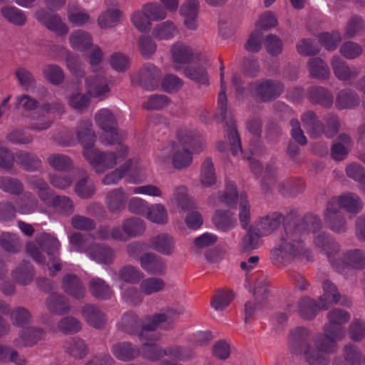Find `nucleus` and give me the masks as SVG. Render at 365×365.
Wrapping results in <instances>:
<instances>
[{
  "label": "nucleus",
  "mask_w": 365,
  "mask_h": 365,
  "mask_svg": "<svg viewBox=\"0 0 365 365\" xmlns=\"http://www.w3.org/2000/svg\"><path fill=\"white\" fill-rule=\"evenodd\" d=\"M284 222V231L281 233L279 241L271 252L274 264H289L294 260L305 259L312 261L313 256L310 250L306 247L304 237L310 231L315 232L321 227V220L313 215H306L304 217L297 218V212L292 211L286 215L274 212L259 222L258 230L262 235H269Z\"/></svg>",
  "instance_id": "obj_1"
},
{
  "label": "nucleus",
  "mask_w": 365,
  "mask_h": 365,
  "mask_svg": "<svg viewBox=\"0 0 365 365\" xmlns=\"http://www.w3.org/2000/svg\"><path fill=\"white\" fill-rule=\"evenodd\" d=\"M348 312L335 308L327 314L328 322L323 331L313 334L307 327H299L290 331L292 351L302 355L308 365H329L330 355L338 351L337 343L346 336L344 324L350 319Z\"/></svg>",
  "instance_id": "obj_2"
},
{
  "label": "nucleus",
  "mask_w": 365,
  "mask_h": 365,
  "mask_svg": "<svg viewBox=\"0 0 365 365\" xmlns=\"http://www.w3.org/2000/svg\"><path fill=\"white\" fill-rule=\"evenodd\" d=\"M185 309L183 306L176 305L166 307L159 313L148 317V322L144 324L138 315L128 311L124 313L117 327L121 331L140 339L144 338L145 331H154L158 328L163 331H173L175 329V321L184 314Z\"/></svg>",
  "instance_id": "obj_3"
},
{
  "label": "nucleus",
  "mask_w": 365,
  "mask_h": 365,
  "mask_svg": "<svg viewBox=\"0 0 365 365\" xmlns=\"http://www.w3.org/2000/svg\"><path fill=\"white\" fill-rule=\"evenodd\" d=\"M224 69L225 67L222 64L220 68L221 91L218 95L217 110L222 120L225 123V130L231 146V152L234 155H236L239 152L242 151L241 140L232 113L227 108V98L224 81Z\"/></svg>",
  "instance_id": "obj_4"
},
{
  "label": "nucleus",
  "mask_w": 365,
  "mask_h": 365,
  "mask_svg": "<svg viewBox=\"0 0 365 365\" xmlns=\"http://www.w3.org/2000/svg\"><path fill=\"white\" fill-rule=\"evenodd\" d=\"M118 155L113 152H101L97 149L83 150V155L97 173H102L117 164V158H124L127 155V146L118 143Z\"/></svg>",
  "instance_id": "obj_5"
},
{
  "label": "nucleus",
  "mask_w": 365,
  "mask_h": 365,
  "mask_svg": "<svg viewBox=\"0 0 365 365\" xmlns=\"http://www.w3.org/2000/svg\"><path fill=\"white\" fill-rule=\"evenodd\" d=\"M250 94L257 101L268 103L274 101L284 91V85L279 81L265 79L247 84Z\"/></svg>",
  "instance_id": "obj_6"
},
{
  "label": "nucleus",
  "mask_w": 365,
  "mask_h": 365,
  "mask_svg": "<svg viewBox=\"0 0 365 365\" xmlns=\"http://www.w3.org/2000/svg\"><path fill=\"white\" fill-rule=\"evenodd\" d=\"M96 124L105 132L101 136L102 142L112 145L118 142V137L116 120L114 115L108 109L99 110L95 115Z\"/></svg>",
  "instance_id": "obj_7"
},
{
  "label": "nucleus",
  "mask_w": 365,
  "mask_h": 365,
  "mask_svg": "<svg viewBox=\"0 0 365 365\" xmlns=\"http://www.w3.org/2000/svg\"><path fill=\"white\" fill-rule=\"evenodd\" d=\"M162 78L161 71L154 64L145 63L139 70L136 81L145 90L153 91L158 87Z\"/></svg>",
  "instance_id": "obj_8"
},
{
  "label": "nucleus",
  "mask_w": 365,
  "mask_h": 365,
  "mask_svg": "<svg viewBox=\"0 0 365 365\" xmlns=\"http://www.w3.org/2000/svg\"><path fill=\"white\" fill-rule=\"evenodd\" d=\"M35 17L46 29L58 36H65L68 33L67 25L58 14H50L45 9H40L36 11Z\"/></svg>",
  "instance_id": "obj_9"
},
{
  "label": "nucleus",
  "mask_w": 365,
  "mask_h": 365,
  "mask_svg": "<svg viewBox=\"0 0 365 365\" xmlns=\"http://www.w3.org/2000/svg\"><path fill=\"white\" fill-rule=\"evenodd\" d=\"M81 313L86 323L92 328L98 330L106 328L108 322L107 316L97 305L86 304L81 307Z\"/></svg>",
  "instance_id": "obj_10"
},
{
  "label": "nucleus",
  "mask_w": 365,
  "mask_h": 365,
  "mask_svg": "<svg viewBox=\"0 0 365 365\" xmlns=\"http://www.w3.org/2000/svg\"><path fill=\"white\" fill-rule=\"evenodd\" d=\"M46 331L37 327H28L21 329L19 337L13 341L17 347H31L43 340L46 337Z\"/></svg>",
  "instance_id": "obj_11"
},
{
  "label": "nucleus",
  "mask_w": 365,
  "mask_h": 365,
  "mask_svg": "<svg viewBox=\"0 0 365 365\" xmlns=\"http://www.w3.org/2000/svg\"><path fill=\"white\" fill-rule=\"evenodd\" d=\"M170 53L175 70H180L181 64L190 63L199 58V55L191 46L179 41L172 46Z\"/></svg>",
  "instance_id": "obj_12"
},
{
  "label": "nucleus",
  "mask_w": 365,
  "mask_h": 365,
  "mask_svg": "<svg viewBox=\"0 0 365 365\" xmlns=\"http://www.w3.org/2000/svg\"><path fill=\"white\" fill-rule=\"evenodd\" d=\"M186 145L193 147L192 142H189L184 138L180 139V144L172 143V163L175 168L180 170L189 166L192 161V153L185 148Z\"/></svg>",
  "instance_id": "obj_13"
},
{
  "label": "nucleus",
  "mask_w": 365,
  "mask_h": 365,
  "mask_svg": "<svg viewBox=\"0 0 365 365\" xmlns=\"http://www.w3.org/2000/svg\"><path fill=\"white\" fill-rule=\"evenodd\" d=\"M324 294L319 297L322 309H327V304H340L342 306L349 307L351 300L346 296L341 295L336 287L329 280L323 282Z\"/></svg>",
  "instance_id": "obj_14"
},
{
  "label": "nucleus",
  "mask_w": 365,
  "mask_h": 365,
  "mask_svg": "<svg viewBox=\"0 0 365 365\" xmlns=\"http://www.w3.org/2000/svg\"><path fill=\"white\" fill-rule=\"evenodd\" d=\"M340 262L336 268L341 273L345 274L348 267L363 269L365 268V251L361 249L349 250L343 254Z\"/></svg>",
  "instance_id": "obj_15"
},
{
  "label": "nucleus",
  "mask_w": 365,
  "mask_h": 365,
  "mask_svg": "<svg viewBox=\"0 0 365 365\" xmlns=\"http://www.w3.org/2000/svg\"><path fill=\"white\" fill-rule=\"evenodd\" d=\"M324 220L329 227L335 232L343 233L347 229L346 220L335 202H328Z\"/></svg>",
  "instance_id": "obj_16"
},
{
  "label": "nucleus",
  "mask_w": 365,
  "mask_h": 365,
  "mask_svg": "<svg viewBox=\"0 0 365 365\" xmlns=\"http://www.w3.org/2000/svg\"><path fill=\"white\" fill-rule=\"evenodd\" d=\"M76 135L78 143L84 148V150L93 149L96 135L90 119L83 118L78 121Z\"/></svg>",
  "instance_id": "obj_17"
},
{
  "label": "nucleus",
  "mask_w": 365,
  "mask_h": 365,
  "mask_svg": "<svg viewBox=\"0 0 365 365\" xmlns=\"http://www.w3.org/2000/svg\"><path fill=\"white\" fill-rule=\"evenodd\" d=\"M140 267L147 273L154 276H163L167 266L162 257L153 252H145L140 259Z\"/></svg>",
  "instance_id": "obj_18"
},
{
  "label": "nucleus",
  "mask_w": 365,
  "mask_h": 365,
  "mask_svg": "<svg viewBox=\"0 0 365 365\" xmlns=\"http://www.w3.org/2000/svg\"><path fill=\"white\" fill-rule=\"evenodd\" d=\"M321 227L315 232L314 237V244L315 247L321 250L329 257L337 254L340 250L339 243L326 232H319Z\"/></svg>",
  "instance_id": "obj_19"
},
{
  "label": "nucleus",
  "mask_w": 365,
  "mask_h": 365,
  "mask_svg": "<svg viewBox=\"0 0 365 365\" xmlns=\"http://www.w3.org/2000/svg\"><path fill=\"white\" fill-rule=\"evenodd\" d=\"M62 289L76 299H81L86 296V288L80 278L73 274H66L62 279Z\"/></svg>",
  "instance_id": "obj_20"
},
{
  "label": "nucleus",
  "mask_w": 365,
  "mask_h": 365,
  "mask_svg": "<svg viewBox=\"0 0 365 365\" xmlns=\"http://www.w3.org/2000/svg\"><path fill=\"white\" fill-rule=\"evenodd\" d=\"M304 128L312 138H319L324 135V123L320 121L312 110H307L301 116Z\"/></svg>",
  "instance_id": "obj_21"
},
{
  "label": "nucleus",
  "mask_w": 365,
  "mask_h": 365,
  "mask_svg": "<svg viewBox=\"0 0 365 365\" xmlns=\"http://www.w3.org/2000/svg\"><path fill=\"white\" fill-rule=\"evenodd\" d=\"M307 98L311 103L329 108L333 105L334 97L331 93L322 86H312L307 91Z\"/></svg>",
  "instance_id": "obj_22"
},
{
  "label": "nucleus",
  "mask_w": 365,
  "mask_h": 365,
  "mask_svg": "<svg viewBox=\"0 0 365 365\" xmlns=\"http://www.w3.org/2000/svg\"><path fill=\"white\" fill-rule=\"evenodd\" d=\"M361 102L359 94L351 88H344L338 92L335 99V106L339 110L353 109Z\"/></svg>",
  "instance_id": "obj_23"
},
{
  "label": "nucleus",
  "mask_w": 365,
  "mask_h": 365,
  "mask_svg": "<svg viewBox=\"0 0 365 365\" xmlns=\"http://www.w3.org/2000/svg\"><path fill=\"white\" fill-rule=\"evenodd\" d=\"M88 287L91 294L98 300H108L113 295L110 286L100 277H92L88 282Z\"/></svg>",
  "instance_id": "obj_24"
},
{
  "label": "nucleus",
  "mask_w": 365,
  "mask_h": 365,
  "mask_svg": "<svg viewBox=\"0 0 365 365\" xmlns=\"http://www.w3.org/2000/svg\"><path fill=\"white\" fill-rule=\"evenodd\" d=\"M48 311L56 315H63L71 310L69 301L61 294L51 293L45 301Z\"/></svg>",
  "instance_id": "obj_25"
},
{
  "label": "nucleus",
  "mask_w": 365,
  "mask_h": 365,
  "mask_svg": "<svg viewBox=\"0 0 365 365\" xmlns=\"http://www.w3.org/2000/svg\"><path fill=\"white\" fill-rule=\"evenodd\" d=\"M88 256L98 263L110 264L115 259L114 250L108 246L93 244L88 250Z\"/></svg>",
  "instance_id": "obj_26"
},
{
  "label": "nucleus",
  "mask_w": 365,
  "mask_h": 365,
  "mask_svg": "<svg viewBox=\"0 0 365 365\" xmlns=\"http://www.w3.org/2000/svg\"><path fill=\"white\" fill-rule=\"evenodd\" d=\"M127 200L128 196L123 189L116 188L107 193L106 203L111 213L117 214L125 209Z\"/></svg>",
  "instance_id": "obj_27"
},
{
  "label": "nucleus",
  "mask_w": 365,
  "mask_h": 365,
  "mask_svg": "<svg viewBox=\"0 0 365 365\" xmlns=\"http://www.w3.org/2000/svg\"><path fill=\"white\" fill-rule=\"evenodd\" d=\"M150 246L162 255H170L174 252L175 240L168 233H160L150 239Z\"/></svg>",
  "instance_id": "obj_28"
},
{
  "label": "nucleus",
  "mask_w": 365,
  "mask_h": 365,
  "mask_svg": "<svg viewBox=\"0 0 365 365\" xmlns=\"http://www.w3.org/2000/svg\"><path fill=\"white\" fill-rule=\"evenodd\" d=\"M16 161L21 168L29 172L38 170L42 166V162L36 153L26 150L16 152Z\"/></svg>",
  "instance_id": "obj_29"
},
{
  "label": "nucleus",
  "mask_w": 365,
  "mask_h": 365,
  "mask_svg": "<svg viewBox=\"0 0 365 365\" xmlns=\"http://www.w3.org/2000/svg\"><path fill=\"white\" fill-rule=\"evenodd\" d=\"M338 202L341 208L354 215L361 212L364 207V203L361 197L354 192H347L340 195Z\"/></svg>",
  "instance_id": "obj_30"
},
{
  "label": "nucleus",
  "mask_w": 365,
  "mask_h": 365,
  "mask_svg": "<svg viewBox=\"0 0 365 365\" xmlns=\"http://www.w3.org/2000/svg\"><path fill=\"white\" fill-rule=\"evenodd\" d=\"M112 352L117 359L128 361L140 355V349L130 342L125 341L114 344L112 347Z\"/></svg>",
  "instance_id": "obj_31"
},
{
  "label": "nucleus",
  "mask_w": 365,
  "mask_h": 365,
  "mask_svg": "<svg viewBox=\"0 0 365 365\" xmlns=\"http://www.w3.org/2000/svg\"><path fill=\"white\" fill-rule=\"evenodd\" d=\"M74 192L81 199H90L96 193L94 182L83 170H81V178L75 184Z\"/></svg>",
  "instance_id": "obj_32"
},
{
  "label": "nucleus",
  "mask_w": 365,
  "mask_h": 365,
  "mask_svg": "<svg viewBox=\"0 0 365 365\" xmlns=\"http://www.w3.org/2000/svg\"><path fill=\"white\" fill-rule=\"evenodd\" d=\"M63 348L67 354L76 359L85 358L89 352L87 344L80 338H73L66 341Z\"/></svg>",
  "instance_id": "obj_33"
},
{
  "label": "nucleus",
  "mask_w": 365,
  "mask_h": 365,
  "mask_svg": "<svg viewBox=\"0 0 365 365\" xmlns=\"http://www.w3.org/2000/svg\"><path fill=\"white\" fill-rule=\"evenodd\" d=\"M213 223L217 230L227 232L237 225V220L233 213L229 210H217L212 218Z\"/></svg>",
  "instance_id": "obj_34"
},
{
  "label": "nucleus",
  "mask_w": 365,
  "mask_h": 365,
  "mask_svg": "<svg viewBox=\"0 0 365 365\" xmlns=\"http://www.w3.org/2000/svg\"><path fill=\"white\" fill-rule=\"evenodd\" d=\"M331 65L335 76L340 81H349L358 76V73L351 70L346 62L339 56H334L332 58Z\"/></svg>",
  "instance_id": "obj_35"
},
{
  "label": "nucleus",
  "mask_w": 365,
  "mask_h": 365,
  "mask_svg": "<svg viewBox=\"0 0 365 365\" xmlns=\"http://www.w3.org/2000/svg\"><path fill=\"white\" fill-rule=\"evenodd\" d=\"M122 229L128 240L143 235L145 230V225L143 220L132 217L123 221Z\"/></svg>",
  "instance_id": "obj_36"
},
{
  "label": "nucleus",
  "mask_w": 365,
  "mask_h": 365,
  "mask_svg": "<svg viewBox=\"0 0 365 365\" xmlns=\"http://www.w3.org/2000/svg\"><path fill=\"white\" fill-rule=\"evenodd\" d=\"M321 309L322 304H318L314 299L308 297H302L298 302L299 314L304 319H314Z\"/></svg>",
  "instance_id": "obj_37"
},
{
  "label": "nucleus",
  "mask_w": 365,
  "mask_h": 365,
  "mask_svg": "<svg viewBox=\"0 0 365 365\" xmlns=\"http://www.w3.org/2000/svg\"><path fill=\"white\" fill-rule=\"evenodd\" d=\"M86 85L89 94L95 97L104 95L109 91L107 82L101 74L88 77L86 79Z\"/></svg>",
  "instance_id": "obj_38"
},
{
  "label": "nucleus",
  "mask_w": 365,
  "mask_h": 365,
  "mask_svg": "<svg viewBox=\"0 0 365 365\" xmlns=\"http://www.w3.org/2000/svg\"><path fill=\"white\" fill-rule=\"evenodd\" d=\"M139 283L141 292L146 296L163 292L166 287L165 280L157 277L143 278Z\"/></svg>",
  "instance_id": "obj_39"
},
{
  "label": "nucleus",
  "mask_w": 365,
  "mask_h": 365,
  "mask_svg": "<svg viewBox=\"0 0 365 365\" xmlns=\"http://www.w3.org/2000/svg\"><path fill=\"white\" fill-rule=\"evenodd\" d=\"M139 349L142 357L150 361H157L167 356L166 348H163L156 343L145 342Z\"/></svg>",
  "instance_id": "obj_40"
},
{
  "label": "nucleus",
  "mask_w": 365,
  "mask_h": 365,
  "mask_svg": "<svg viewBox=\"0 0 365 365\" xmlns=\"http://www.w3.org/2000/svg\"><path fill=\"white\" fill-rule=\"evenodd\" d=\"M118 279L128 284H138L144 277L143 273L132 264H125L118 269Z\"/></svg>",
  "instance_id": "obj_41"
},
{
  "label": "nucleus",
  "mask_w": 365,
  "mask_h": 365,
  "mask_svg": "<svg viewBox=\"0 0 365 365\" xmlns=\"http://www.w3.org/2000/svg\"><path fill=\"white\" fill-rule=\"evenodd\" d=\"M36 242L48 257L58 254L60 242L58 239L50 234L42 233L36 237Z\"/></svg>",
  "instance_id": "obj_42"
},
{
  "label": "nucleus",
  "mask_w": 365,
  "mask_h": 365,
  "mask_svg": "<svg viewBox=\"0 0 365 365\" xmlns=\"http://www.w3.org/2000/svg\"><path fill=\"white\" fill-rule=\"evenodd\" d=\"M305 185L300 179H287L279 182L278 191L283 196H295L304 191Z\"/></svg>",
  "instance_id": "obj_43"
},
{
  "label": "nucleus",
  "mask_w": 365,
  "mask_h": 365,
  "mask_svg": "<svg viewBox=\"0 0 365 365\" xmlns=\"http://www.w3.org/2000/svg\"><path fill=\"white\" fill-rule=\"evenodd\" d=\"M71 46L78 51H83L93 46L92 38L90 34L83 30H77L69 36Z\"/></svg>",
  "instance_id": "obj_44"
},
{
  "label": "nucleus",
  "mask_w": 365,
  "mask_h": 365,
  "mask_svg": "<svg viewBox=\"0 0 365 365\" xmlns=\"http://www.w3.org/2000/svg\"><path fill=\"white\" fill-rule=\"evenodd\" d=\"M308 66L309 73L314 78L319 80H326L329 78V68L322 58H310L308 61Z\"/></svg>",
  "instance_id": "obj_45"
},
{
  "label": "nucleus",
  "mask_w": 365,
  "mask_h": 365,
  "mask_svg": "<svg viewBox=\"0 0 365 365\" xmlns=\"http://www.w3.org/2000/svg\"><path fill=\"white\" fill-rule=\"evenodd\" d=\"M10 320L14 327H24L33 322V317L30 311L24 307H17L9 314Z\"/></svg>",
  "instance_id": "obj_46"
},
{
  "label": "nucleus",
  "mask_w": 365,
  "mask_h": 365,
  "mask_svg": "<svg viewBox=\"0 0 365 365\" xmlns=\"http://www.w3.org/2000/svg\"><path fill=\"white\" fill-rule=\"evenodd\" d=\"M145 217L158 225H165L168 222V211L161 203H155L149 206Z\"/></svg>",
  "instance_id": "obj_47"
},
{
  "label": "nucleus",
  "mask_w": 365,
  "mask_h": 365,
  "mask_svg": "<svg viewBox=\"0 0 365 365\" xmlns=\"http://www.w3.org/2000/svg\"><path fill=\"white\" fill-rule=\"evenodd\" d=\"M261 235L250 227L242 239L241 251L245 253H250L257 249L260 245Z\"/></svg>",
  "instance_id": "obj_48"
},
{
  "label": "nucleus",
  "mask_w": 365,
  "mask_h": 365,
  "mask_svg": "<svg viewBox=\"0 0 365 365\" xmlns=\"http://www.w3.org/2000/svg\"><path fill=\"white\" fill-rule=\"evenodd\" d=\"M96 235L98 238L101 240H109L112 239L121 242L127 241L126 237L118 227H110L109 225L100 226L96 231Z\"/></svg>",
  "instance_id": "obj_49"
},
{
  "label": "nucleus",
  "mask_w": 365,
  "mask_h": 365,
  "mask_svg": "<svg viewBox=\"0 0 365 365\" xmlns=\"http://www.w3.org/2000/svg\"><path fill=\"white\" fill-rule=\"evenodd\" d=\"M178 32L176 26L170 21L158 24L153 30V36L159 40H165L174 37Z\"/></svg>",
  "instance_id": "obj_50"
},
{
  "label": "nucleus",
  "mask_w": 365,
  "mask_h": 365,
  "mask_svg": "<svg viewBox=\"0 0 365 365\" xmlns=\"http://www.w3.org/2000/svg\"><path fill=\"white\" fill-rule=\"evenodd\" d=\"M57 327L58 330L65 334H74L81 330L82 323L73 316H67L60 319Z\"/></svg>",
  "instance_id": "obj_51"
},
{
  "label": "nucleus",
  "mask_w": 365,
  "mask_h": 365,
  "mask_svg": "<svg viewBox=\"0 0 365 365\" xmlns=\"http://www.w3.org/2000/svg\"><path fill=\"white\" fill-rule=\"evenodd\" d=\"M68 103L76 112L82 113L89 106L90 96L87 93L73 92L69 96Z\"/></svg>",
  "instance_id": "obj_52"
},
{
  "label": "nucleus",
  "mask_w": 365,
  "mask_h": 365,
  "mask_svg": "<svg viewBox=\"0 0 365 365\" xmlns=\"http://www.w3.org/2000/svg\"><path fill=\"white\" fill-rule=\"evenodd\" d=\"M47 162L52 168L58 171H67L73 166L71 158L61 153L49 155L47 158Z\"/></svg>",
  "instance_id": "obj_53"
},
{
  "label": "nucleus",
  "mask_w": 365,
  "mask_h": 365,
  "mask_svg": "<svg viewBox=\"0 0 365 365\" xmlns=\"http://www.w3.org/2000/svg\"><path fill=\"white\" fill-rule=\"evenodd\" d=\"M0 246L8 252L16 253L21 250L22 244L15 234L3 232L0 235Z\"/></svg>",
  "instance_id": "obj_54"
},
{
  "label": "nucleus",
  "mask_w": 365,
  "mask_h": 365,
  "mask_svg": "<svg viewBox=\"0 0 365 365\" xmlns=\"http://www.w3.org/2000/svg\"><path fill=\"white\" fill-rule=\"evenodd\" d=\"M269 283L265 278H259L255 282L253 290L254 300L258 306H262L269 296Z\"/></svg>",
  "instance_id": "obj_55"
},
{
  "label": "nucleus",
  "mask_w": 365,
  "mask_h": 365,
  "mask_svg": "<svg viewBox=\"0 0 365 365\" xmlns=\"http://www.w3.org/2000/svg\"><path fill=\"white\" fill-rule=\"evenodd\" d=\"M1 14L10 23L16 26H23L26 22V16L21 10L13 6L2 7Z\"/></svg>",
  "instance_id": "obj_56"
},
{
  "label": "nucleus",
  "mask_w": 365,
  "mask_h": 365,
  "mask_svg": "<svg viewBox=\"0 0 365 365\" xmlns=\"http://www.w3.org/2000/svg\"><path fill=\"white\" fill-rule=\"evenodd\" d=\"M12 276L17 283L25 285L31 282L34 276V269L29 262L24 263L13 272Z\"/></svg>",
  "instance_id": "obj_57"
},
{
  "label": "nucleus",
  "mask_w": 365,
  "mask_h": 365,
  "mask_svg": "<svg viewBox=\"0 0 365 365\" xmlns=\"http://www.w3.org/2000/svg\"><path fill=\"white\" fill-rule=\"evenodd\" d=\"M216 175L210 158H207L202 165L200 181L203 186L210 187L216 182Z\"/></svg>",
  "instance_id": "obj_58"
},
{
  "label": "nucleus",
  "mask_w": 365,
  "mask_h": 365,
  "mask_svg": "<svg viewBox=\"0 0 365 365\" xmlns=\"http://www.w3.org/2000/svg\"><path fill=\"white\" fill-rule=\"evenodd\" d=\"M44 78L53 85H60L64 81V73L60 66L56 64L46 65L43 69Z\"/></svg>",
  "instance_id": "obj_59"
},
{
  "label": "nucleus",
  "mask_w": 365,
  "mask_h": 365,
  "mask_svg": "<svg viewBox=\"0 0 365 365\" xmlns=\"http://www.w3.org/2000/svg\"><path fill=\"white\" fill-rule=\"evenodd\" d=\"M364 29V22L361 16H352L346 23L344 37L346 38H354L359 35Z\"/></svg>",
  "instance_id": "obj_60"
},
{
  "label": "nucleus",
  "mask_w": 365,
  "mask_h": 365,
  "mask_svg": "<svg viewBox=\"0 0 365 365\" xmlns=\"http://www.w3.org/2000/svg\"><path fill=\"white\" fill-rule=\"evenodd\" d=\"M185 76L198 84L208 85L209 78L203 66H189L185 71Z\"/></svg>",
  "instance_id": "obj_61"
},
{
  "label": "nucleus",
  "mask_w": 365,
  "mask_h": 365,
  "mask_svg": "<svg viewBox=\"0 0 365 365\" xmlns=\"http://www.w3.org/2000/svg\"><path fill=\"white\" fill-rule=\"evenodd\" d=\"M0 189L11 195H19L24 190V186L17 178L2 176L0 177Z\"/></svg>",
  "instance_id": "obj_62"
},
{
  "label": "nucleus",
  "mask_w": 365,
  "mask_h": 365,
  "mask_svg": "<svg viewBox=\"0 0 365 365\" xmlns=\"http://www.w3.org/2000/svg\"><path fill=\"white\" fill-rule=\"evenodd\" d=\"M343 356L349 365H361L363 361L362 353L354 344H347L343 348Z\"/></svg>",
  "instance_id": "obj_63"
},
{
  "label": "nucleus",
  "mask_w": 365,
  "mask_h": 365,
  "mask_svg": "<svg viewBox=\"0 0 365 365\" xmlns=\"http://www.w3.org/2000/svg\"><path fill=\"white\" fill-rule=\"evenodd\" d=\"M167 356L178 359L179 360H190L195 356L193 350L187 346L173 345L166 347Z\"/></svg>",
  "instance_id": "obj_64"
}]
</instances>
